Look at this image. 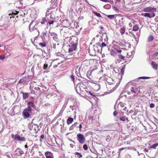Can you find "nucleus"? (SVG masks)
Returning <instances> with one entry per match:
<instances>
[{
	"label": "nucleus",
	"mask_w": 158,
	"mask_h": 158,
	"mask_svg": "<svg viewBox=\"0 0 158 158\" xmlns=\"http://www.w3.org/2000/svg\"><path fill=\"white\" fill-rule=\"evenodd\" d=\"M139 27L138 25H135L133 27L132 30L134 31H137L138 30Z\"/></svg>",
	"instance_id": "22"
},
{
	"label": "nucleus",
	"mask_w": 158,
	"mask_h": 158,
	"mask_svg": "<svg viewBox=\"0 0 158 158\" xmlns=\"http://www.w3.org/2000/svg\"><path fill=\"white\" fill-rule=\"evenodd\" d=\"M45 155L46 158H54L53 154L50 152H46Z\"/></svg>",
	"instance_id": "13"
},
{
	"label": "nucleus",
	"mask_w": 158,
	"mask_h": 158,
	"mask_svg": "<svg viewBox=\"0 0 158 158\" xmlns=\"http://www.w3.org/2000/svg\"><path fill=\"white\" fill-rule=\"evenodd\" d=\"M137 153L139 156H140V154H143V153H141L140 154L139 152H137Z\"/></svg>",
	"instance_id": "62"
},
{
	"label": "nucleus",
	"mask_w": 158,
	"mask_h": 158,
	"mask_svg": "<svg viewBox=\"0 0 158 158\" xmlns=\"http://www.w3.org/2000/svg\"><path fill=\"white\" fill-rule=\"evenodd\" d=\"M155 106V105L153 103H151L150 105V107L151 108H153Z\"/></svg>",
	"instance_id": "47"
},
{
	"label": "nucleus",
	"mask_w": 158,
	"mask_h": 158,
	"mask_svg": "<svg viewBox=\"0 0 158 158\" xmlns=\"http://www.w3.org/2000/svg\"><path fill=\"white\" fill-rule=\"evenodd\" d=\"M11 137L14 140L18 141L20 142H24L26 140V139L24 137H20L18 134L15 135L13 134L11 135Z\"/></svg>",
	"instance_id": "4"
},
{
	"label": "nucleus",
	"mask_w": 158,
	"mask_h": 158,
	"mask_svg": "<svg viewBox=\"0 0 158 158\" xmlns=\"http://www.w3.org/2000/svg\"><path fill=\"white\" fill-rule=\"evenodd\" d=\"M106 44H105L104 42H102V44H101V46H100L101 47H106Z\"/></svg>",
	"instance_id": "42"
},
{
	"label": "nucleus",
	"mask_w": 158,
	"mask_h": 158,
	"mask_svg": "<svg viewBox=\"0 0 158 158\" xmlns=\"http://www.w3.org/2000/svg\"><path fill=\"white\" fill-rule=\"evenodd\" d=\"M94 14H95L98 17H101V15L99 13H97L96 12H95V11H93V12Z\"/></svg>",
	"instance_id": "35"
},
{
	"label": "nucleus",
	"mask_w": 158,
	"mask_h": 158,
	"mask_svg": "<svg viewBox=\"0 0 158 158\" xmlns=\"http://www.w3.org/2000/svg\"><path fill=\"white\" fill-rule=\"evenodd\" d=\"M133 23L134 24L133 22ZM133 24L132 23H129V27H131L132 26Z\"/></svg>",
	"instance_id": "52"
},
{
	"label": "nucleus",
	"mask_w": 158,
	"mask_h": 158,
	"mask_svg": "<svg viewBox=\"0 0 158 158\" xmlns=\"http://www.w3.org/2000/svg\"><path fill=\"white\" fill-rule=\"evenodd\" d=\"M130 90L132 93L138 94L140 92V88L135 86H132Z\"/></svg>",
	"instance_id": "10"
},
{
	"label": "nucleus",
	"mask_w": 158,
	"mask_h": 158,
	"mask_svg": "<svg viewBox=\"0 0 158 158\" xmlns=\"http://www.w3.org/2000/svg\"><path fill=\"white\" fill-rule=\"evenodd\" d=\"M62 24L63 26V27H68L70 26L71 25V27H72L73 25H74L75 27L77 29L79 27V26L78 25L77 23L76 22L74 23L73 22L72 23L70 24L68 20H64L62 23Z\"/></svg>",
	"instance_id": "2"
},
{
	"label": "nucleus",
	"mask_w": 158,
	"mask_h": 158,
	"mask_svg": "<svg viewBox=\"0 0 158 158\" xmlns=\"http://www.w3.org/2000/svg\"><path fill=\"white\" fill-rule=\"evenodd\" d=\"M64 110L62 109L61 110L60 112V113H63Z\"/></svg>",
	"instance_id": "60"
},
{
	"label": "nucleus",
	"mask_w": 158,
	"mask_h": 158,
	"mask_svg": "<svg viewBox=\"0 0 158 158\" xmlns=\"http://www.w3.org/2000/svg\"><path fill=\"white\" fill-rule=\"evenodd\" d=\"M127 148H127H121L120 149H119V151H121L125 149H126Z\"/></svg>",
	"instance_id": "54"
},
{
	"label": "nucleus",
	"mask_w": 158,
	"mask_h": 158,
	"mask_svg": "<svg viewBox=\"0 0 158 158\" xmlns=\"http://www.w3.org/2000/svg\"><path fill=\"white\" fill-rule=\"evenodd\" d=\"M118 118L120 120L124 121L126 120L125 115H124L123 113H121L119 115Z\"/></svg>",
	"instance_id": "15"
},
{
	"label": "nucleus",
	"mask_w": 158,
	"mask_h": 158,
	"mask_svg": "<svg viewBox=\"0 0 158 158\" xmlns=\"http://www.w3.org/2000/svg\"><path fill=\"white\" fill-rule=\"evenodd\" d=\"M75 154L76 155H79L80 156V157H82V155L80 153L78 152H76Z\"/></svg>",
	"instance_id": "46"
},
{
	"label": "nucleus",
	"mask_w": 158,
	"mask_h": 158,
	"mask_svg": "<svg viewBox=\"0 0 158 158\" xmlns=\"http://www.w3.org/2000/svg\"><path fill=\"white\" fill-rule=\"evenodd\" d=\"M66 106H67V103H65L63 106H62V109H64V110L65 109V108Z\"/></svg>",
	"instance_id": "43"
},
{
	"label": "nucleus",
	"mask_w": 158,
	"mask_h": 158,
	"mask_svg": "<svg viewBox=\"0 0 158 158\" xmlns=\"http://www.w3.org/2000/svg\"><path fill=\"white\" fill-rule=\"evenodd\" d=\"M54 22L53 19L51 20L50 19H49L48 21V24L50 25L53 24Z\"/></svg>",
	"instance_id": "32"
},
{
	"label": "nucleus",
	"mask_w": 158,
	"mask_h": 158,
	"mask_svg": "<svg viewBox=\"0 0 158 158\" xmlns=\"http://www.w3.org/2000/svg\"><path fill=\"white\" fill-rule=\"evenodd\" d=\"M15 153L17 155H20L23 154L24 152L21 149L18 148L15 151Z\"/></svg>",
	"instance_id": "14"
},
{
	"label": "nucleus",
	"mask_w": 158,
	"mask_h": 158,
	"mask_svg": "<svg viewBox=\"0 0 158 158\" xmlns=\"http://www.w3.org/2000/svg\"><path fill=\"white\" fill-rule=\"evenodd\" d=\"M39 45L41 47L43 48L46 46V44L44 42L40 43L39 44Z\"/></svg>",
	"instance_id": "30"
},
{
	"label": "nucleus",
	"mask_w": 158,
	"mask_h": 158,
	"mask_svg": "<svg viewBox=\"0 0 158 158\" xmlns=\"http://www.w3.org/2000/svg\"><path fill=\"white\" fill-rule=\"evenodd\" d=\"M15 12H16V13L12 12L11 14L9 13V16H10V15H16L17 14V12L16 11H15Z\"/></svg>",
	"instance_id": "40"
},
{
	"label": "nucleus",
	"mask_w": 158,
	"mask_h": 158,
	"mask_svg": "<svg viewBox=\"0 0 158 158\" xmlns=\"http://www.w3.org/2000/svg\"><path fill=\"white\" fill-rule=\"evenodd\" d=\"M34 89L35 90H38L39 91H40V88L38 87H35L34 88Z\"/></svg>",
	"instance_id": "48"
},
{
	"label": "nucleus",
	"mask_w": 158,
	"mask_h": 158,
	"mask_svg": "<svg viewBox=\"0 0 158 158\" xmlns=\"http://www.w3.org/2000/svg\"><path fill=\"white\" fill-rule=\"evenodd\" d=\"M154 39L153 36L152 35H149L147 41L148 42H150L152 41Z\"/></svg>",
	"instance_id": "21"
},
{
	"label": "nucleus",
	"mask_w": 158,
	"mask_h": 158,
	"mask_svg": "<svg viewBox=\"0 0 158 158\" xmlns=\"http://www.w3.org/2000/svg\"><path fill=\"white\" fill-rule=\"evenodd\" d=\"M73 120V118H69L67 119V123L68 124H69L72 123Z\"/></svg>",
	"instance_id": "26"
},
{
	"label": "nucleus",
	"mask_w": 158,
	"mask_h": 158,
	"mask_svg": "<svg viewBox=\"0 0 158 158\" xmlns=\"http://www.w3.org/2000/svg\"><path fill=\"white\" fill-rule=\"evenodd\" d=\"M48 67V64H45L44 65L43 69H47Z\"/></svg>",
	"instance_id": "41"
},
{
	"label": "nucleus",
	"mask_w": 158,
	"mask_h": 158,
	"mask_svg": "<svg viewBox=\"0 0 158 158\" xmlns=\"http://www.w3.org/2000/svg\"><path fill=\"white\" fill-rule=\"evenodd\" d=\"M52 48H54V49H55L56 48V45L55 44H53V46H52Z\"/></svg>",
	"instance_id": "59"
},
{
	"label": "nucleus",
	"mask_w": 158,
	"mask_h": 158,
	"mask_svg": "<svg viewBox=\"0 0 158 158\" xmlns=\"http://www.w3.org/2000/svg\"><path fill=\"white\" fill-rule=\"evenodd\" d=\"M78 124L77 122H76L73 124L69 128L70 130H72L73 128Z\"/></svg>",
	"instance_id": "25"
},
{
	"label": "nucleus",
	"mask_w": 158,
	"mask_h": 158,
	"mask_svg": "<svg viewBox=\"0 0 158 158\" xmlns=\"http://www.w3.org/2000/svg\"><path fill=\"white\" fill-rule=\"evenodd\" d=\"M23 94V99L27 98L28 96V93H22Z\"/></svg>",
	"instance_id": "24"
},
{
	"label": "nucleus",
	"mask_w": 158,
	"mask_h": 158,
	"mask_svg": "<svg viewBox=\"0 0 158 158\" xmlns=\"http://www.w3.org/2000/svg\"><path fill=\"white\" fill-rule=\"evenodd\" d=\"M80 67H79V68H77L75 70V73L76 74V75L80 77L81 76L80 71Z\"/></svg>",
	"instance_id": "20"
},
{
	"label": "nucleus",
	"mask_w": 158,
	"mask_h": 158,
	"mask_svg": "<svg viewBox=\"0 0 158 158\" xmlns=\"http://www.w3.org/2000/svg\"><path fill=\"white\" fill-rule=\"evenodd\" d=\"M116 52L118 53H121L122 52V51L121 50H116V48H114L113 49L110 51V54L112 56H114L116 54Z\"/></svg>",
	"instance_id": "12"
},
{
	"label": "nucleus",
	"mask_w": 158,
	"mask_h": 158,
	"mask_svg": "<svg viewBox=\"0 0 158 158\" xmlns=\"http://www.w3.org/2000/svg\"><path fill=\"white\" fill-rule=\"evenodd\" d=\"M125 106V103H123L122 102H120L118 104V106H120L122 107H123L124 106Z\"/></svg>",
	"instance_id": "31"
},
{
	"label": "nucleus",
	"mask_w": 158,
	"mask_h": 158,
	"mask_svg": "<svg viewBox=\"0 0 158 158\" xmlns=\"http://www.w3.org/2000/svg\"><path fill=\"white\" fill-rule=\"evenodd\" d=\"M33 109H31L30 108H27L24 109L23 112V114L24 118H27L30 115V114L31 113Z\"/></svg>",
	"instance_id": "6"
},
{
	"label": "nucleus",
	"mask_w": 158,
	"mask_h": 158,
	"mask_svg": "<svg viewBox=\"0 0 158 158\" xmlns=\"http://www.w3.org/2000/svg\"><path fill=\"white\" fill-rule=\"evenodd\" d=\"M152 128L153 129H155V130L157 128V125L156 123H153L152 124Z\"/></svg>",
	"instance_id": "29"
},
{
	"label": "nucleus",
	"mask_w": 158,
	"mask_h": 158,
	"mask_svg": "<svg viewBox=\"0 0 158 158\" xmlns=\"http://www.w3.org/2000/svg\"><path fill=\"white\" fill-rule=\"evenodd\" d=\"M110 139H111L109 135H107L106 138V141L107 142H109L110 141Z\"/></svg>",
	"instance_id": "34"
},
{
	"label": "nucleus",
	"mask_w": 158,
	"mask_h": 158,
	"mask_svg": "<svg viewBox=\"0 0 158 158\" xmlns=\"http://www.w3.org/2000/svg\"><path fill=\"white\" fill-rule=\"evenodd\" d=\"M83 148L85 150H86L88 149V146L86 144H84L83 146Z\"/></svg>",
	"instance_id": "39"
},
{
	"label": "nucleus",
	"mask_w": 158,
	"mask_h": 158,
	"mask_svg": "<svg viewBox=\"0 0 158 158\" xmlns=\"http://www.w3.org/2000/svg\"><path fill=\"white\" fill-rule=\"evenodd\" d=\"M34 22V21H32L30 23L29 26V30L30 32H32L35 30H37L38 33V35L40 34V32L38 30H37V24H33Z\"/></svg>",
	"instance_id": "3"
},
{
	"label": "nucleus",
	"mask_w": 158,
	"mask_h": 158,
	"mask_svg": "<svg viewBox=\"0 0 158 158\" xmlns=\"http://www.w3.org/2000/svg\"><path fill=\"white\" fill-rule=\"evenodd\" d=\"M151 65L152 68L155 69L156 70L157 69L158 64L156 62L154 61H152L151 62Z\"/></svg>",
	"instance_id": "18"
},
{
	"label": "nucleus",
	"mask_w": 158,
	"mask_h": 158,
	"mask_svg": "<svg viewBox=\"0 0 158 158\" xmlns=\"http://www.w3.org/2000/svg\"><path fill=\"white\" fill-rule=\"evenodd\" d=\"M120 31L122 35L125 32V28L124 27H121Z\"/></svg>",
	"instance_id": "23"
},
{
	"label": "nucleus",
	"mask_w": 158,
	"mask_h": 158,
	"mask_svg": "<svg viewBox=\"0 0 158 158\" xmlns=\"http://www.w3.org/2000/svg\"><path fill=\"white\" fill-rule=\"evenodd\" d=\"M158 52H156L153 54V56H158Z\"/></svg>",
	"instance_id": "50"
},
{
	"label": "nucleus",
	"mask_w": 158,
	"mask_h": 158,
	"mask_svg": "<svg viewBox=\"0 0 158 158\" xmlns=\"http://www.w3.org/2000/svg\"><path fill=\"white\" fill-rule=\"evenodd\" d=\"M89 94L90 95H92V96H93V94H92V93L91 92L89 91Z\"/></svg>",
	"instance_id": "63"
},
{
	"label": "nucleus",
	"mask_w": 158,
	"mask_h": 158,
	"mask_svg": "<svg viewBox=\"0 0 158 158\" xmlns=\"http://www.w3.org/2000/svg\"><path fill=\"white\" fill-rule=\"evenodd\" d=\"M99 27H100L101 29H103V26H100Z\"/></svg>",
	"instance_id": "64"
},
{
	"label": "nucleus",
	"mask_w": 158,
	"mask_h": 158,
	"mask_svg": "<svg viewBox=\"0 0 158 158\" xmlns=\"http://www.w3.org/2000/svg\"><path fill=\"white\" fill-rule=\"evenodd\" d=\"M77 139L79 143L83 144L84 143L85 139L84 136L81 133H78L77 135Z\"/></svg>",
	"instance_id": "5"
},
{
	"label": "nucleus",
	"mask_w": 158,
	"mask_h": 158,
	"mask_svg": "<svg viewBox=\"0 0 158 158\" xmlns=\"http://www.w3.org/2000/svg\"><path fill=\"white\" fill-rule=\"evenodd\" d=\"M82 127V126L81 124H80L79 125V130L80 131H81V128Z\"/></svg>",
	"instance_id": "55"
},
{
	"label": "nucleus",
	"mask_w": 158,
	"mask_h": 158,
	"mask_svg": "<svg viewBox=\"0 0 158 158\" xmlns=\"http://www.w3.org/2000/svg\"><path fill=\"white\" fill-rule=\"evenodd\" d=\"M139 78L143 79H150V77H139Z\"/></svg>",
	"instance_id": "37"
},
{
	"label": "nucleus",
	"mask_w": 158,
	"mask_h": 158,
	"mask_svg": "<svg viewBox=\"0 0 158 158\" xmlns=\"http://www.w3.org/2000/svg\"><path fill=\"white\" fill-rule=\"evenodd\" d=\"M112 8L113 10H115L117 13H118L119 10L117 7L115 6H112Z\"/></svg>",
	"instance_id": "33"
},
{
	"label": "nucleus",
	"mask_w": 158,
	"mask_h": 158,
	"mask_svg": "<svg viewBox=\"0 0 158 158\" xmlns=\"http://www.w3.org/2000/svg\"><path fill=\"white\" fill-rule=\"evenodd\" d=\"M77 44L76 43H71L69 45V52H73L75 51L77 49Z\"/></svg>",
	"instance_id": "9"
},
{
	"label": "nucleus",
	"mask_w": 158,
	"mask_h": 158,
	"mask_svg": "<svg viewBox=\"0 0 158 158\" xmlns=\"http://www.w3.org/2000/svg\"><path fill=\"white\" fill-rule=\"evenodd\" d=\"M137 113L136 112H135L134 113H133V114H132V116H135L136 115Z\"/></svg>",
	"instance_id": "57"
},
{
	"label": "nucleus",
	"mask_w": 158,
	"mask_h": 158,
	"mask_svg": "<svg viewBox=\"0 0 158 158\" xmlns=\"http://www.w3.org/2000/svg\"><path fill=\"white\" fill-rule=\"evenodd\" d=\"M100 0L102 1L103 2H109V1L108 0Z\"/></svg>",
	"instance_id": "58"
},
{
	"label": "nucleus",
	"mask_w": 158,
	"mask_h": 158,
	"mask_svg": "<svg viewBox=\"0 0 158 158\" xmlns=\"http://www.w3.org/2000/svg\"><path fill=\"white\" fill-rule=\"evenodd\" d=\"M158 146V143H155L154 144L152 145L150 147V148H153L156 149V147Z\"/></svg>",
	"instance_id": "27"
},
{
	"label": "nucleus",
	"mask_w": 158,
	"mask_h": 158,
	"mask_svg": "<svg viewBox=\"0 0 158 158\" xmlns=\"http://www.w3.org/2000/svg\"><path fill=\"white\" fill-rule=\"evenodd\" d=\"M69 28H68L67 27H63V28L61 29L60 30V32L61 33L63 34V33H67L69 31Z\"/></svg>",
	"instance_id": "16"
},
{
	"label": "nucleus",
	"mask_w": 158,
	"mask_h": 158,
	"mask_svg": "<svg viewBox=\"0 0 158 158\" xmlns=\"http://www.w3.org/2000/svg\"><path fill=\"white\" fill-rule=\"evenodd\" d=\"M101 36L102 40L104 39V41L106 42L108 41V39L107 38V34L106 33H104L102 35H101Z\"/></svg>",
	"instance_id": "17"
},
{
	"label": "nucleus",
	"mask_w": 158,
	"mask_h": 158,
	"mask_svg": "<svg viewBox=\"0 0 158 158\" xmlns=\"http://www.w3.org/2000/svg\"><path fill=\"white\" fill-rule=\"evenodd\" d=\"M107 17H108V18L110 19H113L114 18V15H107Z\"/></svg>",
	"instance_id": "36"
},
{
	"label": "nucleus",
	"mask_w": 158,
	"mask_h": 158,
	"mask_svg": "<svg viewBox=\"0 0 158 158\" xmlns=\"http://www.w3.org/2000/svg\"><path fill=\"white\" fill-rule=\"evenodd\" d=\"M53 11L51 9H48L47 10L45 15L46 18H47L48 19H53L54 16L53 15Z\"/></svg>",
	"instance_id": "8"
},
{
	"label": "nucleus",
	"mask_w": 158,
	"mask_h": 158,
	"mask_svg": "<svg viewBox=\"0 0 158 158\" xmlns=\"http://www.w3.org/2000/svg\"><path fill=\"white\" fill-rule=\"evenodd\" d=\"M143 149V151L144 152H148V150L147 149H143V148H142V149Z\"/></svg>",
	"instance_id": "56"
},
{
	"label": "nucleus",
	"mask_w": 158,
	"mask_h": 158,
	"mask_svg": "<svg viewBox=\"0 0 158 158\" xmlns=\"http://www.w3.org/2000/svg\"><path fill=\"white\" fill-rule=\"evenodd\" d=\"M125 68L124 67H123L121 69V73L122 75H123L124 74L125 71Z\"/></svg>",
	"instance_id": "38"
},
{
	"label": "nucleus",
	"mask_w": 158,
	"mask_h": 158,
	"mask_svg": "<svg viewBox=\"0 0 158 158\" xmlns=\"http://www.w3.org/2000/svg\"><path fill=\"white\" fill-rule=\"evenodd\" d=\"M156 10V8L151 7H147L143 8V11L145 12H151V13H154Z\"/></svg>",
	"instance_id": "7"
},
{
	"label": "nucleus",
	"mask_w": 158,
	"mask_h": 158,
	"mask_svg": "<svg viewBox=\"0 0 158 158\" xmlns=\"http://www.w3.org/2000/svg\"><path fill=\"white\" fill-rule=\"evenodd\" d=\"M123 52H122V54H119L118 56V58L119 59H121V60H123L124 59L125 57L123 56Z\"/></svg>",
	"instance_id": "28"
},
{
	"label": "nucleus",
	"mask_w": 158,
	"mask_h": 158,
	"mask_svg": "<svg viewBox=\"0 0 158 158\" xmlns=\"http://www.w3.org/2000/svg\"><path fill=\"white\" fill-rule=\"evenodd\" d=\"M127 149L129 150H134L135 151H136V149L134 148L128 147L127 148Z\"/></svg>",
	"instance_id": "44"
},
{
	"label": "nucleus",
	"mask_w": 158,
	"mask_h": 158,
	"mask_svg": "<svg viewBox=\"0 0 158 158\" xmlns=\"http://www.w3.org/2000/svg\"><path fill=\"white\" fill-rule=\"evenodd\" d=\"M100 46L98 45L94 46L93 49L90 50L89 53L92 56H95L97 54L100 52Z\"/></svg>",
	"instance_id": "1"
},
{
	"label": "nucleus",
	"mask_w": 158,
	"mask_h": 158,
	"mask_svg": "<svg viewBox=\"0 0 158 158\" xmlns=\"http://www.w3.org/2000/svg\"><path fill=\"white\" fill-rule=\"evenodd\" d=\"M90 6H91V5L89 3V2L87 0H84Z\"/></svg>",
	"instance_id": "61"
},
{
	"label": "nucleus",
	"mask_w": 158,
	"mask_h": 158,
	"mask_svg": "<svg viewBox=\"0 0 158 158\" xmlns=\"http://www.w3.org/2000/svg\"><path fill=\"white\" fill-rule=\"evenodd\" d=\"M5 57L4 56H3L2 55H0V59L2 60H3L4 59Z\"/></svg>",
	"instance_id": "51"
},
{
	"label": "nucleus",
	"mask_w": 158,
	"mask_h": 158,
	"mask_svg": "<svg viewBox=\"0 0 158 158\" xmlns=\"http://www.w3.org/2000/svg\"><path fill=\"white\" fill-rule=\"evenodd\" d=\"M141 15L145 17H148L150 18H153L155 16V13L151 14H150L148 13H142L141 14Z\"/></svg>",
	"instance_id": "11"
},
{
	"label": "nucleus",
	"mask_w": 158,
	"mask_h": 158,
	"mask_svg": "<svg viewBox=\"0 0 158 158\" xmlns=\"http://www.w3.org/2000/svg\"><path fill=\"white\" fill-rule=\"evenodd\" d=\"M70 77L72 80V81H73V82L74 81V76L73 75H71Z\"/></svg>",
	"instance_id": "45"
},
{
	"label": "nucleus",
	"mask_w": 158,
	"mask_h": 158,
	"mask_svg": "<svg viewBox=\"0 0 158 158\" xmlns=\"http://www.w3.org/2000/svg\"><path fill=\"white\" fill-rule=\"evenodd\" d=\"M83 8L84 9V11L85 12L87 10V7H86L85 6H84L82 8V10H83Z\"/></svg>",
	"instance_id": "49"
},
{
	"label": "nucleus",
	"mask_w": 158,
	"mask_h": 158,
	"mask_svg": "<svg viewBox=\"0 0 158 158\" xmlns=\"http://www.w3.org/2000/svg\"><path fill=\"white\" fill-rule=\"evenodd\" d=\"M27 105L28 106L27 108H30L31 109H32L31 107H34L35 106V104L33 102H29L27 103Z\"/></svg>",
	"instance_id": "19"
},
{
	"label": "nucleus",
	"mask_w": 158,
	"mask_h": 158,
	"mask_svg": "<svg viewBox=\"0 0 158 158\" xmlns=\"http://www.w3.org/2000/svg\"><path fill=\"white\" fill-rule=\"evenodd\" d=\"M114 115V116H116L118 114V113L117 111H114L113 113Z\"/></svg>",
	"instance_id": "53"
}]
</instances>
